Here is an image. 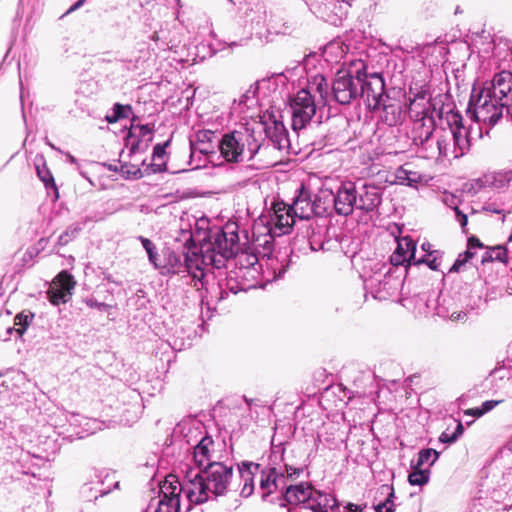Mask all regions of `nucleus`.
I'll return each instance as SVG.
<instances>
[{
    "mask_svg": "<svg viewBox=\"0 0 512 512\" xmlns=\"http://www.w3.org/2000/svg\"><path fill=\"white\" fill-rule=\"evenodd\" d=\"M132 112V108L130 105H122L119 103L114 104L112 109V114L106 115L105 119L108 123H115L121 118L129 117V114Z\"/></svg>",
    "mask_w": 512,
    "mask_h": 512,
    "instance_id": "4c0bfd02",
    "label": "nucleus"
},
{
    "mask_svg": "<svg viewBox=\"0 0 512 512\" xmlns=\"http://www.w3.org/2000/svg\"><path fill=\"white\" fill-rule=\"evenodd\" d=\"M381 201V190L375 185L364 184L357 190L356 209L372 212L381 204Z\"/></svg>",
    "mask_w": 512,
    "mask_h": 512,
    "instance_id": "6ab92c4d",
    "label": "nucleus"
},
{
    "mask_svg": "<svg viewBox=\"0 0 512 512\" xmlns=\"http://www.w3.org/2000/svg\"><path fill=\"white\" fill-rule=\"evenodd\" d=\"M363 61L353 62L347 70L337 73L332 85L335 100L341 105H348L360 96L358 86L361 84Z\"/></svg>",
    "mask_w": 512,
    "mask_h": 512,
    "instance_id": "0eeeda50",
    "label": "nucleus"
},
{
    "mask_svg": "<svg viewBox=\"0 0 512 512\" xmlns=\"http://www.w3.org/2000/svg\"><path fill=\"white\" fill-rule=\"evenodd\" d=\"M180 500L178 498L160 499L155 512H179Z\"/></svg>",
    "mask_w": 512,
    "mask_h": 512,
    "instance_id": "79ce46f5",
    "label": "nucleus"
},
{
    "mask_svg": "<svg viewBox=\"0 0 512 512\" xmlns=\"http://www.w3.org/2000/svg\"><path fill=\"white\" fill-rule=\"evenodd\" d=\"M330 195L338 215L349 216L353 213L357 202V189L354 183H342L336 193L331 192Z\"/></svg>",
    "mask_w": 512,
    "mask_h": 512,
    "instance_id": "2eb2a0df",
    "label": "nucleus"
},
{
    "mask_svg": "<svg viewBox=\"0 0 512 512\" xmlns=\"http://www.w3.org/2000/svg\"><path fill=\"white\" fill-rule=\"evenodd\" d=\"M37 176L41 180V182L44 184L45 188L47 189L48 193L50 194V190L52 192V199L53 201H56L59 198L58 189L56 187L54 178L51 174V172L43 166H37L36 167Z\"/></svg>",
    "mask_w": 512,
    "mask_h": 512,
    "instance_id": "473e14b6",
    "label": "nucleus"
},
{
    "mask_svg": "<svg viewBox=\"0 0 512 512\" xmlns=\"http://www.w3.org/2000/svg\"><path fill=\"white\" fill-rule=\"evenodd\" d=\"M382 108L381 119L389 126H396L402 122V105L399 102L393 101L388 97V100H383L380 109Z\"/></svg>",
    "mask_w": 512,
    "mask_h": 512,
    "instance_id": "bb28decb",
    "label": "nucleus"
},
{
    "mask_svg": "<svg viewBox=\"0 0 512 512\" xmlns=\"http://www.w3.org/2000/svg\"><path fill=\"white\" fill-rule=\"evenodd\" d=\"M285 260L286 259L283 258L281 261L276 260L275 263L274 261L271 262L270 266L274 271V278H281L286 272L287 266L284 265Z\"/></svg>",
    "mask_w": 512,
    "mask_h": 512,
    "instance_id": "8fccbe9b",
    "label": "nucleus"
},
{
    "mask_svg": "<svg viewBox=\"0 0 512 512\" xmlns=\"http://www.w3.org/2000/svg\"><path fill=\"white\" fill-rule=\"evenodd\" d=\"M213 261L214 258H212L210 254L199 255L198 248L194 246L193 248H189L185 253L183 261L180 255L174 252L170 253L168 256V262L164 268L171 274L187 272L194 279L201 280L204 276L203 264L211 263Z\"/></svg>",
    "mask_w": 512,
    "mask_h": 512,
    "instance_id": "6e6552de",
    "label": "nucleus"
},
{
    "mask_svg": "<svg viewBox=\"0 0 512 512\" xmlns=\"http://www.w3.org/2000/svg\"><path fill=\"white\" fill-rule=\"evenodd\" d=\"M217 147L215 142L210 143H202V144H194L190 143L191 154L193 155L196 152L201 154H210L214 153L215 148Z\"/></svg>",
    "mask_w": 512,
    "mask_h": 512,
    "instance_id": "a18cd8bd",
    "label": "nucleus"
},
{
    "mask_svg": "<svg viewBox=\"0 0 512 512\" xmlns=\"http://www.w3.org/2000/svg\"><path fill=\"white\" fill-rule=\"evenodd\" d=\"M31 229V222L29 217H27L24 221H21L19 223V226L17 227V234L20 236H29Z\"/></svg>",
    "mask_w": 512,
    "mask_h": 512,
    "instance_id": "864d4df0",
    "label": "nucleus"
},
{
    "mask_svg": "<svg viewBox=\"0 0 512 512\" xmlns=\"http://www.w3.org/2000/svg\"><path fill=\"white\" fill-rule=\"evenodd\" d=\"M267 137L272 141L275 148L283 150L288 148V132L281 121H273L272 125L265 128Z\"/></svg>",
    "mask_w": 512,
    "mask_h": 512,
    "instance_id": "a878e982",
    "label": "nucleus"
},
{
    "mask_svg": "<svg viewBox=\"0 0 512 512\" xmlns=\"http://www.w3.org/2000/svg\"><path fill=\"white\" fill-rule=\"evenodd\" d=\"M394 496L393 491L389 494V497L386 499L385 502L380 503L376 506L377 512H394V504L391 501V497Z\"/></svg>",
    "mask_w": 512,
    "mask_h": 512,
    "instance_id": "3c124183",
    "label": "nucleus"
},
{
    "mask_svg": "<svg viewBox=\"0 0 512 512\" xmlns=\"http://www.w3.org/2000/svg\"><path fill=\"white\" fill-rule=\"evenodd\" d=\"M233 468L221 462L208 463L203 470H194L185 487V496L191 504H202L214 496L225 495L231 483Z\"/></svg>",
    "mask_w": 512,
    "mask_h": 512,
    "instance_id": "7ed1b4c3",
    "label": "nucleus"
},
{
    "mask_svg": "<svg viewBox=\"0 0 512 512\" xmlns=\"http://www.w3.org/2000/svg\"><path fill=\"white\" fill-rule=\"evenodd\" d=\"M431 108L435 111L434 105L426 97L425 92H420L410 100L408 113L413 122L424 120L426 117H433Z\"/></svg>",
    "mask_w": 512,
    "mask_h": 512,
    "instance_id": "5701e85b",
    "label": "nucleus"
},
{
    "mask_svg": "<svg viewBox=\"0 0 512 512\" xmlns=\"http://www.w3.org/2000/svg\"><path fill=\"white\" fill-rule=\"evenodd\" d=\"M439 441L442 443L451 444L454 443L456 440H452V434L448 433L447 431H444L443 433H441Z\"/></svg>",
    "mask_w": 512,
    "mask_h": 512,
    "instance_id": "680f3d73",
    "label": "nucleus"
},
{
    "mask_svg": "<svg viewBox=\"0 0 512 512\" xmlns=\"http://www.w3.org/2000/svg\"><path fill=\"white\" fill-rule=\"evenodd\" d=\"M221 156L228 162L252 160L259 151L261 144L254 131L247 127L229 131L217 141Z\"/></svg>",
    "mask_w": 512,
    "mask_h": 512,
    "instance_id": "20e7f679",
    "label": "nucleus"
},
{
    "mask_svg": "<svg viewBox=\"0 0 512 512\" xmlns=\"http://www.w3.org/2000/svg\"><path fill=\"white\" fill-rule=\"evenodd\" d=\"M165 153V147L164 146H161V145H156L154 147V151H153V156L154 157H162L163 154Z\"/></svg>",
    "mask_w": 512,
    "mask_h": 512,
    "instance_id": "e2e57ef3",
    "label": "nucleus"
},
{
    "mask_svg": "<svg viewBox=\"0 0 512 512\" xmlns=\"http://www.w3.org/2000/svg\"><path fill=\"white\" fill-rule=\"evenodd\" d=\"M479 412H481V409L480 407H477V408H472V409H468L465 411V414L466 415H471V416H474V417H481L483 416V414H479Z\"/></svg>",
    "mask_w": 512,
    "mask_h": 512,
    "instance_id": "0e129e2a",
    "label": "nucleus"
},
{
    "mask_svg": "<svg viewBox=\"0 0 512 512\" xmlns=\"http://www.w3.org/2000/svg\"><path fill=\"white\" fill-rule=\"evenodd\" d=\"M435 130V121L433 117H426L424 120L413 122L412 139L413 143L419 147V152L425 158L427 147L433 145V132Z\"/></svg>",
    "mask_w": 512,
    "mask_h": 512,
    "instance_id": "dca6fc26",
    "label": "nucleus"
},
{
    "mask_svg": "<svg viewBox=\"0 0 512 512\" xmlns=\"http://www.w3.org/2000/svg\"><path fill=\"white\" fill-rule=\"evenodd\" d=\"M301 468L289 465L284 458V449L278 447L269 456L268 466L263 468L261 464L243 462L239 466V473L244 482L241 489L243 497H249L254 491V477L259 473V488L262 491V498L265 499L275 491H284L286 482L293 476H299Z\"/></svg>",
    "mask_w": 512,
    "mask_h": 512,
    "instance_id": "f257e3e1",
    "label": "nucleus"
},
{
    "mask_svg": "<svg viewBox=\"0 0 512 512\" xmlns=\"http://www.w3.org/2000/svg\"><path fill=\"white\" fill-rule=\"evenodd\" d=\"M258 277V268H235L229 272L226 278V288L233 294H237L239 291H247L256 287Z\"/></svg>",
    "mask_w": 512,
    "mask_h": 512,
    "instance_id": "4468645a",
    "label": "nucleus"
},
{
    "mask_svg": "<svg viewBox=\"0 0 512 512\" xmlns=\"http://www.w3.org/2000/svg\"><path fill=\"white\" fill-rule=\"evenodd\" d=\"M83 417L76 414H71L69 418L64 413H60L57 416V419L54 421V425H63L64 431L68 430L65 435H63V438H73L74 436L78 438L84 437L82 432L77 431L76 428L81 425L83 421Z\"/></svg>",
    "mask_w": 512,
    "mask_h": 512,
    "instance_id": "c85d7f7f",
    "label": "nucleus"
},
{
    "mask_svg": "<svg viewBox=\"0 0 512 512\" xmlns=\"http://www.w3.org/2000/svg\"><path fill=\"white\" fill-rule=\"evenodd\" d=\"M468 262L463 254H459L454 264L449 269V273H457L461 270L462 266Z\"/></svg>",
    "mask_w": 512,
    "mask_h": 512,
    "instance_id": "5fc2aeb1",
    "label": "nucleus"
},
{
    "mask_svg": "<svg viewBox=\"0 0 512 512\" xmlns=\"http://www.w3.org/2000/svg\"><path fill=\"white\" fill-rule=\"evenodd\" d=\"M415 251L416 244L412 238L409 236L399 238L397 239V248L390 256V263H387V265L406 269V267H403L406 263L411 265L413 262L415 264Z\"/></svg>",
    "mask_w": 512,
    "mask_h": 512,
    "instance_id": "f3484780",
    "label": "nucleus"
},
{
    "mask_svg": "<svg viewBox=\"0 0 512 512\" xmlns=\"http://www.w3.org/2000/svg\"><path fill=\"white\" fill-rule=\"evenodd\" d=\"M119 173L126 179L129 178H141L142 177V170L137 165L132 164H120V170Z\"/></svg>",
    "mask_w": 512,
    "mask_h": 512,
    "instance_id": "37998d69",
    "label": "nucleus"
},
{
    "mask_svg": "<svg viewBox=\"0 0 512 512\" xmlns=\"http://www.w3.org/2000/svg\"><path fill=\"white\" fill-rule=\"evenodd\" d=\"M76 282L67 271L60 272L50 283L47 297L53 305L65 304L72 298Z\"/></svg>",
    "mask_w": 512,
    "mask_h": 512,
    "instance_id": "ddd939ff",
    "label": "nucleus"
},
{
    "mask_svg": "<svg viewBox=\"0 0 512 512\" xmlns=\"http://www.w3.org/2000/svg\"><path fill=\"white\" fill-rule=\"evenodd\" d=\"M500 402L501 401H496V400H488V401L483 402L480 407L481 412H479V414L484 415L485 413L494 409Z\"/></svg>",
    "mask_w": 512,
    "mask_h": 512,
    "instance_id": "4d7b16f0",
    "label": "nucleus"
},
{
    "mask_svg": "<svg viewBox=\"0 0 512 512\" xmlns=\"http://www.w3.org/2000/svg\"><path fill=\"white\" fill-rule=\"evenodd\" d=\"M293 476L289 482H286L282 496L288 504L297 505L304 503L306 506L311 497L313 487L307 483L293 485Z\"/></svg>",
    "mask_w": 512,
    "mask_h": 512,
    "instance_id": "412c9836",
    "label": "nucleus"
},
{
    "mask_svg": "<svg viewBox=\"0 0 512 512\" xmlns=\"http://www.w3.org/2000/svg\"><path fill=\"white\" fill-rule=\"evenodd\" d=\"M258 258L254 254H247L242 253L241 255L237 256L235 268H258L257 267Z\"/></svg>",
    "mask_w": 512,
    "mask_h": 512,
    "instance_id": "ea45409f",
    "label": "nucleus"
},
{
    "mask_svg": "<svg viewBox=\"0 0 512 512\" xmlns=\"http://www.w3.org/2000/svg\"><path fill=\"white\" fill-rule=\"evenodd\" d=\"M233 238L227 239L226 233L223 231H217L209 237V242L204 243L198 248L199 255L210 254L214 261L211 263L203 264V267L213 266L219 268L223 259L229 258L233 254Z\"/></svg>",
    "mask_w": 512,
    "mask_h": 512,
    "instance_id": "f8f14e48",
    "label": "nucleus"
},
{
    "mask_svg": "<svg viewBox=\"0 0 512 512\" xmlns=\"http://www.w3.org/2000/svg\"><path fill=\"white\" fill-rule=\"evenodd\" d=\"M338 504L333 495L313 488L307 508L313 512H335Z\"/></svg>",
    "mask_w": 512,
    "mask_h": 512,
    "instance_id": "b1692460",
    "label": "nucleus"
},
{
    "mask_svg": "<svg viewBox=\"0 0 512 512\" xmlns=\"http://www.w3.org/2000/svg\"><path fill=\"white\" fill-rule=\"evenodd\" d=\"M307 90H310L311 94L315 96L318 105L325 104V100L328 95V83L323 76L315 77L314 82Z\"/></svg>",
    "mask_w": 512,
    "mask_h": 512,
    "instance_id": "2f4dec72",
    "label": "nucleus"
},
{
    "mask_svg": "<svg viewBox=\"0 0 512 512\" xmlns=\"http://www.w3.org/2000/svg\"><path fill=\"white\" fill-rule=\"evenodd\" d=\"M82 227L79 223L72 224L67 230L60 235L59 241L61 244H67L72 238L76 237L81 231Z\"/></svg>",
    "mask_w": 512,
    "mask_h": 512,
    "instance_id": "c03bdc74",
    "label": "nucleus"
},
{
    "mask_svg": "<svg viewBox=\"0 0 512 512\" xmlns=\"http://www.w3.org/2000/svg\"><path fill=\"white\" fill-rule=\"evenodd\" d=\"M138 240L141 242L143 248L147 252L150 263L153 264L156 268L159 267L158 253L154 243L150 239L143 236H139Z\"/></svg>",
    "mask_w": 512,
    "mask_h": 512,
    "instance_id": "58836bf2",
    "label": "nucleus"
},
{
    "mask_svg": "<svg viewBox=\"0 0 512 512\" xmlns=\"http://www.w3.org/2000/svg\"><path fill=\"white\" fill-rule=\"evenodd\" d=\"M136 131H138L137 137L139 139L135 143H132L131 148H130L131 153H135L139 149L141 140H146L147 142H150V141H152V138H153V136H152L153 129L148 124L141 125V124H134V122H133L131 125V129H130V136L136 134Z\"/></svg>",
    "mask_w": 512,
    "mask_h": 512,
    "instance_id": "7c9ffc66",
    "label": "nucleus"
},
{
    "mask_svg": "<svg viewBox=\"0 0 512 512\" xmlns=\"http://www.w3.org/2000/svg\"><path fill=\"white\" fill-rule=\"evenodd\" d=\"M495 180L500 182V185L504 186L512 180V171L505 170L500 171L496 174Z\"/></svg>",
    "mask_w": 512,
    "mask_h": 512,
    "instance_id": "603ef678",
    "label": "nucleus"
},
{
    "mask_svg": "<svg viewBox=\"0 0 512 512\" xmlns=\"http://www.w3.org/2000/svg\"><path fill=\"white\" fill-rule=\"evenodd\" d=\"M273 215L271 216V224L278 234H286L290 231L295 223V216L290 212L289 206L284 202L275 203L273 206Z\"/></svg>",
    "mask_w": 512,
    "mask_h": 512,
    "instance_id": "4be33fe9",
    "label": "nucleus"
},
{
    "mask_svg": "<svg viewBox=\"0 0 512 512\" xmlns=\"http://www.w3.org/2000/svg\"><path fill=\"white\" fill-rule=\"evenodd\" d=\"M310 247L314 251H317V250H320V249L323 250L324 249V243H321V244L317 245L316 241L314 239H312L310 241Z\"/></svg>",
    "mask_w": 512,
    "mask_h": 512,
    "instance_id": "338daca9",
    "label": "nucleus"
},
{
    "mask_svg": "<svg viewBox=\"0 0 512 512\" xmlns=\"http://www.w3.org/2000/svg\"><path fill=\"white\" fill-rule=\"evenodd\" d=\"M317 101L310 90L301 89L290 99L293 130L305 128L316 114Z\"/></svg>",
    "mask_w": 512,
    "mask_h": 512,
    "instance_id": "9d476101",
    "label": "nucleus"
},
{
    "mask_svg": "<svg viewBox=\"0 0 512 512\" xmlns=\"http://www.w3.org/2000/svg\"><path fill=\"white\" fill-rule=\"evenodd\" d=\"M335 512H364L363 509L354 503H347L342 507L338 504Z\"/></svg>",
    "mask_w": 512,
    "mask_h": 512,
    "instance_id": "6e6d98bb",
    "label": "nucleus"
},
{
    "mask_svg": "<svg viewBox=\"0 0 512 512\" xmlns=\"http://www.w3.org/2000/svg\"><path fill=\"white\" fill-rule=\"evenodd\" d=\"M360 73L361 84L358 86L360 92L359 97L365 99L370 109L379 110L383 100H388L383 78L377 73L367 74L365 65Z\"/></svg>",
    "mask_w": 512,
    "mask_h": 512,
    "instance_id": "9b49d317",
    "label": "nucleus"
},
{
    "mask_svg": "<svg viewBox=\"0 0 512 512\" xmlns=\"http://www.w3.org/2000/svg\"><path fill=\"white\" fill-rule=\"evenodd\" d=\"M421 180L422 177L418 172L408 170L404 166H401L396 169L394 173V180L391 181V183L415 187Z\"/></svg>",
    "mask_w": 512,
    "mask_h": 512,
    "instance_id": "c756f323",
    "label": "nucleus"
},
{
    "mask_svg": "<svg viewBox=\"0 0 512 512\" xmlns=\"http://www.w3.org/2000/svg\"><path fill=\"white\" fill-rule=\"evenodd\" d=\"M490 375L501 380L505 378L510 379L512 378V369L505 366L496 367L491 371Z\"/></svg>",
    "mask_w": 512,
    "mask_h": 512,
    "instance_id": "09e8293b",
    "label": "nucleus"
},
{
    "mask_svg": "<svg viewBox=\"0 0 512 512\" xmlns=\"http://www.w3.org/2000/svg\"><path fill=\"white\" fill-rule=\"evenodd\" d=\"M413 471L408 476V481L411 485L422 486L429 481L430 470L428 468L412 467Z\"/></svg>",
    "mask_w": 512,
    "mask_h": 512,
    "instance_id": "e433bc0d",
    "label": "nucleus"
},
{
    "mask_svg": "<svg viewBox=\"0 0 512 512\" xmlns=\"http://www.w3.org/2000/svg\"><path fill=\"white\" fill-rule=\"evenodd\" d=\"M436 254H438V251H434V252L430 253L427 256V258H421L419 260H416L415 264L425 263L431 270L437 271L440 266V261L438 260V257Z\"/></svg>",
    "mask_w": 512,
    "mask_h": 512,
    "instance_id": "49530a36",
    "label": "nucleus"
},
{
    "mask_svg": "<svg viewBox=\"0 0 512 512\" xmlns=\"http://www.w3.org/2000/svg\"><path fill=\"white\" fill-rule=\"evenodd\" d=\"M63 425L43 424L37 431V440L34 443V460L50 463L60 450L59 436L65 435L68 430Z\"/></svg>",
    "mask_w": 512,
    "mask_h": 512,
    "instance_id": "1a4fd4ad",
    "label": "nucleus"
},
{
    "mask_svg": "<svg viewBox=\"0 0 512 512\" xmlns=\"http://www.w3.org/2000/svg\"><path fill=\"white\" fill-rule=\"evenodd\" d=\"M472 92L467 114L477 123H482L488 128L493 127L503 117L506 111L505 102L498 100L491 94L481 90L477 95Z\"/></svg>",
    "mask_w": 512,
    "mask_h": 512,
    "instance_id": "423d86ee",
    "label": "nucleus"
},
{
    "mask_svg": "<svg viewBox=\"0 0 512 512\" xmlns=\"http://www.w3.org/2000/svg\"><path fill=\"white\" fill-rule=\"evenodd\" d=\"M213 445V439L210 436H204L194 447L193 459L199 470L205 469L208 463H214L211 460L210 447Z\"/></svg>",
    "mask_w": 512,
    "mask_h": 512,
    "instance_id": "cd10ccee",
    "label": "nucleus"
},
{
    "mask_svg": "<svg viewBox=\"0 0 512 512\" xmlns=\"http://www.w3.org/2000/svg\"><path fill=\"white\" fill-rule=\"evenodd\" d=\"M28 97H29V92H27V96H26L24 88H23V86H21L20 101H21V107H22V116H23L25 123H27V113H30L32 111V101H27Z\"/></svg>",
    "mask_w": 512,
    "mask_h": 512,
    "instance_id": "de8ad7c7",
    "label": "nucleus"
},
{
    "mask_svg": "<svg viewBox=\"0 0 512 512\" xmlns=\"http://www.w3.org/2000/svg\"><path fill=\"white\" fill-rule=\"evenodd\" d=\"M493 261H499L504 264H507V249L502 246H496L487 250L482 256L481 262L486 263Z\"/></svg>",
    "mask_w": 512,
    "mask_h": 512,
    "instance_id": "c9c22d12",
    "label": "nucleus"
},
{
    "mask_svg": "<svg viewBox=\"0 0 512 512\" xmlns=\"http://www.w3.org/2000/svg\"><path fill=\"white\" fill-rule=\"evenodd\" d=\"M218 137L216 133L212 130H199L195 133L193 139H190V143L194 144H202V143H210L215 142L217 144Z\"/></svg>",
    "mask_w": 512,
    "mask_h": 512,
    "instance_id": "a19ab883",
    "label": "nucleus"
},
{
    "mask_svg": "<svg viewBox=\"0 0 512 512\" xmlns=\"http://www.w3.org/2000/svg\"><path fill=\"white\" fill-rule=\"evenodd\" d=\"M468 246L470 247V249L483 248V244L480 242L478 238L474 236L468 239Z\"/></svg>",
    "mask_w": 512,
    "mask_h": 512,
    "instance_id": "052dcab7",
    "label": "nucleus"
},
{
    "mask_svg": "<svg viewBox=\"0 0 512 512\" xmlns=\"http://www.w3.org/2000/svg\"><path fill=\"white\" fill-rule=\"evenodd\" d=\"M192 473L193 469L187 472L183 483H180L173 475L166 477L165 481L160 486L161 499H179L182 492L185 494L186 483L188 479H191Z\"/></svg>",
    "mask_w": 512,
    "mask_h": 512,
    "instance_id": "393cba45",
    "label": "nucleus"
},
{
    "mask_svg": "<svg viewBox=\"0 0 512 512\" xmlns=\"http://www.w3.org/2000/svg\"><path fill=\"white\" fill-rule=\"evenodd\" d=\"M439 458V452H437L434 449L428 448V449H422L418 453L417 461L414 463L412 462L411 467H418L421 468L425 465H427L426 468H430Z\"/></svg>",
    "mask_w": 512,
    "mask_h": 512,
    "instance_id": "f704fd0d",
    "label": "nucleus"
},
{
    "mask_svg": "<svg viewBox=\"0 0 512 512\" xmlns=\"http://www.w3.org/2000/svg\"><path fill=\"white\" fill-rule=\"evenodd\" d=\"M505 106H506L507 116L511 117V119H512V95H511L510 101L505 102Z\"/></svg>",
    "mask_w": 512,
    "mask_h": 512,
    "instance_id": "774afa93",
    "label": "nucleus"
},
{
    "mask_svg": "<svg viewBox=\"0 0 512 512\" xmlns=\"http://www.w3.org/2000/svg\"><path fill=\"white\" fill-rule=\"evenodd\" d=\"M456 219L460 223L461 227L464 228L468 223L467 215L462 213L458 208H455Z\"/></svg>",
    "mask_w": 512,
    "mask_h": 512,
    "instance_id": "13d9d810",
    "label": "nucleus"
},
{
    "mask_svg": "<svg viewBox=\"0 0 512 512\" xmlns=\"http://www.w3.org/2000/svg\"><path fill=\"white\" fill-rule=\"evenodd\" d=\"M440 119L445 120L447 128H441L436 135L433 145L427 147L425 158L434 159L439 157L460 158L466 155L472 144V129L463 123L459 112L444 108L438 112Z\"/></svg>",
    "mask_w": 512,
    "mask_h": 512,
    "instance_id": "f03ea898",
    "label": "nucleus"
},
{
    "mask_svg": "<svg viewBox=\"0 0 512 512\" xmlns=\"http://www.w3.org/2000/svg\"><path fill=\"white\" fill-rule=\"evenodd\" d=\"M376 267V271L364 281V284L374 299L382 301L397 293L407 269L393 267L387 263H378Z\"/></svg>",
    "mask_w": 512,
    "mask_h": 512,
    "instance_id": "39448f33",
    "label": "nucleus"
},
{
    "mask_svg": "<svg viewBox=\"0 0 512 512\" xmlns=\"http://www.w3.org/2000/svg\"><path fill=\"white\" fill-rule=\"evenodd\" d=\"M29 325V316L21 312L16 315L14 319V326L6 329L5 335L2 336V340L7 341L13 332H16L18 336H22Z\"/></svg>",
    "mask_w": 512,
    "mask_h": 512,
    "instance_id": "72a5a7b5",
    "label": "nucleus"
},
{
    "mask_svg": "<svg viewBox=\"0 0 512 512\" xmlns=\"http://www.w3.org/2000/svg\"><path fill=\"white\" fill-rule=\"evenodd\" d=\"M86 0H78L75 4H73L69 10L67 11V13H71L77 9H79L84 3H85Z\"/></svg>",
    "mask_w": 512,
    "mask_h": 512,
    "instance_id": "69168bd1",
    "label": "nucleus"
},
{
    "mask_svg": "<svg viewBox=\"0 0 512 512\" xmlns=\"http://www.w3.org/2000/svg\"><path fill=\"white\" fill-rule=\"evenodd\" d=\"M464 432V427H463V424L461 423V421H458L457 422V425H456V428H455V431L452 434V440H456L463 434Z\"/></svg>",
    "mask_w": 512,
    "mask_h": 512,
    "instance_id": "bf43d9fd",
    "label": "nucleus"
},
{
    "mask_svg": "<svg viewBox=\"0 0 512 512\" xmlns=\"http://www.w3.org/2000/svg\"><path fill=\"white\" fill-rule=\"evenodd\" d=\"M482 90L502 102L510 101L512 96V73L504 70L495 74L490 86Z\"/></svg>",
    "mask_w": 512,
    "mask_h": 512,
    "instance_id": "a211bd4d",
    "label": "nucleus"
},
{
    "mask_svg": "<svg viewBox=\"0 0 512 512\" xmlns=\"http://www.w3.org/2000/svg\"><path fill=\"white\" fill-rule=\"evenodd\" d=\"M288 206L290 208V212H292L296 218L301 220L309 219L314 214L319 213L316 210L318 206L311 202L309 191L304 189L303 186L299 189V193L294 198L292 204Z\"/></svg>",
    "mask_w": 512,
    "mask_h": 512,
    "instance_id": "aec40b11",
    "label": "nucleus"
}]
</instances>
